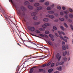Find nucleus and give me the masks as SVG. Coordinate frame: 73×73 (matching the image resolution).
<instances>
[{
	"label": "nucleus",
	"mask_w": 73,
	"mask_h": 73,
	"mask_svg": "<svg viewBox=\"0 0 73 73\" xmlns=\"http://www.w3.org/2000/svg\"><path fill=\"white\" fill-rule=\"evenodd\" d=\"M60 14L62 16H63V15H64V13H63V12H60Z\"/></svg>",
	"instance_id": "38"
},
{
	"label": "nucleus",
	"mask_w": 73,
	"mask_h": 73,
	"mask_svg": "<svg viewBox=\"0 0 73 73\" xmlns=\"http://www.w3.org/2000/svg\"><path fill=\"white\" fill-rule=\"evenodd\" d=\"M49 36H50V37L51 38H53V37H54V36H53V35L51 34H49Z\"/></svg>",
	"instance_id": "29"
},
{
	"label": "nucleus",
	"mask_w": 73,
	"mask_h": 73,
	"mask_svg": "<svg viewBox=\"0 0 73 73\" xmlns=\"http://www.w3.org/2000/svg\"><path fill=\"white\" fill-rule=\"evenodd\" d=\"M48 13L50 14H51V15H52L53 13H54V11H50L48 12Z\"/></svg>",
	"instance_id": "18"
},
{
	"label": "nucleus",
	"mask_w": 73,
	"mask_h": 73,
	"mask_svg": "<svg viewBox=\"0 0 73 73\" xmlns=\"http://www.w3.org/2000/svg\"><path fill=\"white\" fill-rule=\"evenodd\" d=\"M60 27L61 29L62 30V31H64V27L63 26H60Z\"/></svg>",
	"instance_id": "27"
},
{
	"label": "nucleus",
	"mask_w": 73,
	"mask_h": 73,
	"mask_svg": "<svg viewBox=\"0 0 73 73\" xmlns=\"http://www.w3.org/2000/svg\"><path fill=\"white\" fill-rule=\"evenodd\" d=\"M64 25L66 27V28H68V25H67V24H66V23H64Z\"/></svg>",
	"instance_id": "30"
},
{
	"label": "nucleus",
	"mask_w": 73,
	"mask_h": 73,
	"mask_svg": "<svg viewBox=\"0 0 73 73\" xmlns=\"http://www.w3.org/2000/svg\"><path fill=\"white\" fill-rule=\"evenodd\" d=\"M42 9V7L41 6L38 7L37 8V9L38 11H40V10H41Z\"/></svg>",
	"instance_id": "7"
},
{
	"label": "nucleus",
	"mask_w": 73,
	"mask_h": 73,
	"mask_svg": "<svg viewBox=\"0 0 73 73\" xmlns=\"http://www.w3.org/2000/svg\"><path fill=\"white\" fill-rule=\"evenodd\" d=\"M68 20L69 21V22H70V23H71V22H72V20H70V19H68Z\"/></svg>",
	"instance_id": "59"
},
{
	"label": "nucleus",
	"mask_w": 73,
	"mask_h": 73,
	"mask_svg": "<svg viewBox=\"0 0 73 73\" xmlns=\"http://www.w3.org/2000/svg\"><path fill=\"white\" fill-rule=\"evenodd\" d=\"M55 35L56 36H57V37H58L59 36L58 34L57 33H55Z\"/></svg>",
	"instance_id": "57"
},
{
	"label": "nucleus",
	"mask_w": 73,
	"mask_h": 73,
	"mask_svg": "<svg viewBox=\"0 0 73 73\" xmlns=\"http://www.w3.org/2000/svg\"><path fill=\"white\" fill-rule=\"evenodd\" d=\"M59 19H60V20L61 21H64V18H60Z\"/></svg>",
	"instance_id": "35"
},
{
	"label": "nucleus",
	"mask_w": 73,
	"mask_h": 73,
	"mask_svg": "<svg viewBox=\"0 0 73 73\" xmlns=\"http://www.w3.org/2000/svg\"><path fill=\"white\" fill-rule=\"evenodd\" d=\"M54 17L53 15H50V17L49 18H50V19H53L54 18Z\"/></svg>",
	"instance_id": "20"
},
{
	"label": "nucleus",
	"mask_w": 73,
	"mask_h": 73,
	"mask_svg": "<svg viewBox=\"0 0 73 73\" xmlns=\"http://www.w3.org/2000/svg\"><path fill=\"white\" fill-rule=\"evenodd\" d=\"M29 1L30 2H31V3H33L34 0H29Z\"/></svg>",
	"instance_id": "51"
},
{
	"label": "nucleus",
	"mask_w": 73,
	"mask_h": 73,
	"mask_svg": "<svg viewBox=\"0 0 73 73\" xmlns=\"http://www.w3.org/2000/svg\"><path fill=\"white\" fill-rule=\"evenodd\" d=\"M40 3H43V2H44L45 1V0H40Z\"/></svg>",
	"instance_id": "46"
},
{
	"label": "nucleus",
	"mask_w": 73,
	"mask_h": 73,
	"mask_svg": "<svg viewBox=\"0 0 73 73\" xmlns=\"http://www.w3.org/2000/svg\"><path fill=\"white\" fill-rule=\"evenodd\" d=\"M56 59L58 60V61H60L61 58V56H60V54L59 53H57L56 55Z\"/></svg>",
	"instance_id": "2"
},
{
	"label": "nucleus",
	"mask_w": 73,
	"mask_h": 73,
	"mask_svg": "<svg viewBox=\"0 0 73 73\" xmlns=\"http://www.w3.org/2000/svg\"><path fill=\"white\" fill-rule=\"evenodd\" d=\"M33 19L34 20H37L38 18L37 17L35 16L33 17Z\"/></svg>",
	"instance_id": "21"
},
{
	"label": "nucleus",
	"mask_w": 73,
	"mask_h": 73,
	"mask_svg": "<svg viewBox=\"0 0 73 73\" xmlns=\"http://www.w3.org/2000/svg\"><path fill=\"white\" fill-rule=\"evenodd\" d=\"M24 20L25 22H26V20H27V18L26 17H25L24 18Z\"/></svg>",
	"instance_id": "50"
},
{
	"label": "nucleus",
	"mask_w": 73,
	"mask_h": 73,
	"mask_svg": "<svg viewBox=\"0 0 73 73\" xmlns=\"http://www.w3.org/2000/svg\"><path fill=\"white\" fill-rule=\"evenodd\" d=\"M69 10L70 11V12L71 13L73 12V10L71 9H69Z\"/></svg>",
	"instance_id": "43"
},
{
	"label": "nucleus",
	"mask_w": 73,
	"mask_h": 73,
	"mask_svg": "<svg viewBox=\"0 0 73 73\" xmlns=\"http://www.w3.org/2000/svg\"><path fill=\"white\" fill-rule=\"evenodd\" d=\"M35 32H36V33H40V31L38 30H36Z\"/></svg>",
	"instance_id": "44"
},
{
	"label": "nucleus",
	"mask_w": 73,
	"mask_h": 73,
	"mask_svg": "<svg viewBox=\"0 0 73 73\" xmlns=\"http://www.w3.org/2000/svg\"><path fill=\"white\" fill-rule=\"evenodd\" d=\"M52 71H53V69H51L49 70H48V73H51V72H52Z\"/></svg>",
	"instance_id": "19"
},
{
	"label": "nucleus",
	"mask_w": 73,
	"mask_h": 73,
	"mask_svg": "<svg viewBox=\"0 0 73 73\" xmlns=\"http://www.w3.org/2000/svg\"><path fill=\"white\" fill-rule=\"evenodd\" d=\"M45 33L46 34H48V33H49V32L48 31H46L45 32Z\"/></svg>",
	"instance_id": "45"
},
{
	"label": "nucleus",
	"mask_w": 73,
	"mask_h": 73,
	"mask_svg": "<svg viewBox=\"0 0 73 73\" xmlns=\"http://www.w3.org/2000/svg\"><path fill=\"white\" fill-rule=\"evenodd\" d=\"M65 18L66 19H68V16H67V15H65Z\"/></svg>",
	"instance_id": "62"
},
{
	"label": "nucleus",
	"mask_w": 73,
	"mask_h": 73,
	"mask_svg": "<svg viewBox=\"0 0 73 73\" xmlns=\"http://www.w3.org/2000/svg\"><path fill=\"white\" fill-rule=\"evenodd\" d=\"M43 71V69H40L38 70L36 72V73H39V72H41Z\"/></svg>",
	"instance_id": "9"
},
{
	"label": "nucleus",
	"mask_w": 73,
	"mask_h": 73,
	"mask_svg": "<svg viewBox=\"0 0 73 73\" xmlns=\"http://www.w3.org/2000/svg\"><path fill=\"white\" fill-rule=\"evenodd\" d=\"M59 37L61 38V40H64V41L65 42H67V40H66V39L64 38V37H62V36H59Z\"/></svg>",
	"instance_id": "5"
},
{
	"label": "nucleus",
	"mask_w": 73,
	"mask_h": 73,
	"mask_svg": "<svg viewBox=\"0 0 73 73\" xmlns=\"http://www.w3.org/2000/svg\"><path fill=\"white\" fill-rule=\"evenodd\" d=\"M50 24L49 23H45L44 25H42V26L43 28H46L47 27V26H49Z\"/></svg>",
	"instance_id": "4"
},
{
	"label": "nucleus",
	"mask_w": 73,
	"mask_h": 73,
	"mask_svg": "<svg viewBox=\"0 0 73 73\" xmlns=\"http://www.w3.org/2000/svg\"><path fill=\"white\" fill-rule=\"evenodd\" d=\"M54 63H52V64L51 65V67H53V66H54Z\"/></svg>",
	"instance_id": "40"
},
{
	"label": "nucleus",
	"mask_w": 73,
	"mask_h": 73,
	"mask_svg": "<svg viewBox=\"0 0 73 73\" xmlns=\"http://www.w3.org/2000/svg\"><path fill=\"white\" fill-rule=\"evenodd\" d=\"M39 35L40 36H41V37H44V35L42 34H39Z\"/></svg>",
	"instance_id": "36"
},
{
	"label": "nucleus",
	"mask_w": 73,
	"mask_h": 73,
	"mask_svg": "<svg viewBox=\"0 0 73 73\" xmlns=\"http://www.w3.org/2000/svg\"><path fill=\"white\" fill-rule=\"evenodd\" d=\"M66 54H67V52L65 51L63 53V56H66Z\"/></svg>",
	"instance_id": "22"
},
{
	"label": "nucleus",
	"mask_w": 73,
	"mask_h": 73,
	"mask_svg": "<svg viewBox=\"0 0 73 73\" xmlns=\"http://www.w3.org/2000/svg\"><path fill=\"white\" fill-rule=\"evenodd\" d=\"M51 8L48 7L47 8V10H50L51 9Z\"/></svg>",
	"instance_id": "42"
},
{
	"label": "nucleus",
	"mask_w": 73,
	"mask_h": 73,
	"mask_svg": "<svg viewBox=\"0 0 73 73\" xmlns=\"http://www.w3.org/2000/svg\"><path fill=\"white\" fill-rule=\"evenodd\" d=\"M58 33H59V35H62V32H61L60 31H58Z\"/></svg>",
	"instance_id": "48"
},
{
	"label": "nucleus",
	"mask_w": 73,
	"mask_h": 73,
	"mask_svg": "<svg viewBox=\"0 0 73 73\" xmlns=\"http://www.w3.org/2000/svg\"><path fill=\"white\" fill-rule=\"evenodd\" d=\"M69 17L70 18H73V15H69Z\"/></svg>",
	"instance_id": "39"
},
{
	"label": "nucleus",
	"mask_w": 73,
	"mask_h": 73,
	"mask_svg": "<svg viewBox=\"0 0 73 73\" xmlns=\"http://www.w3.org/2000/svg\"><path fill=\"white\" fill-rule=\"evenodd\" d=\"M57 70L61 71V67H59L57 68Z\"/></svg>",
	"instance_id": "15"
},
{
	"label": "nucleus",
	"mask_w": 73,
	"mask_h": 73,
	"mask_svg": "<svg viewBox=\"0 0 73 73\" xmlns=\"http://www.w3.org/2000/svg\"><path fill=\"white\" fill-rule=\"evenodd\" d=\"M64 62L63 61H61L60 63H59L60 65H63L64 64Z\"/></svg>",
	"instance_id": "33"
},
{
	"label": "nucleus",
	"mask_w": 73,
	"mask_h": 73,
	"mask_svg": "<svg viewBox=\"0 0 73 73\" xmlns=\"http://www.w3.org/2000/svg\"><path fill=\"white\" fill-rule=\"evenodd\" d=\"M67 54L68 56H69V55H70V53H69V51H68L67 52Z\"/></svg>",
	"instance_id": "52"
},
{
	"label": "nucleus",
	"mask_w": 73,
	"mask_h": 73,
	"mask_svg": "<svg viewBox=\"0 0 73 73\" xmlns=\"http://www.w3.org/2000/svg\"><path fill=\"white\" fill-rule=\"evenodd\" d=\"M57 7L58 9H61V7L60 6H57Z\"/></svg>",
	"instance_id": "41"
},
{
	"label": "nucleus",
	"mask_w": 73,
	"mask_h": 73,
	"mask_svg": "<svg viewBox=\"0 0 73 73\" xmlns=\"http://www.w3.org/2000/svg\"><path fill=\"white\" fill-rule=\"evenodd\" d=\"M62 49H63V50H65V49H66V48L64 46H62Z\"/></svg>",
	"instance_id": "26"
},
{
	"label": "nucleus",
	"mask_w": 73,
	"mask_h": 73,
	"mask_svg": "<svg viewBox=\"0 0 73 73\" xmlns=\"http://www.w3.org/2000/svg\"><path fill=\"white\" fill-rule=\"evenodd\" d=\"M54 15H55V16H57V17H58V14L57 13H55Z\"/></svg>",
	"instance_id": "55"
},
{
	"label": "nucleus",
	"mask_w": 73,
	"mask_h": 73,
	"mask_svg": "<svg viewBox=\"0 0 73 73\" xmlns=\"http://www.w3.org/2000/svg\"><path fill=\"white\" fill-rule=\"evenodd\" d=\"M31 58H32L31 57H30L29 58H27V59H26L25 61L24 62V63H25V62H29V61H30V59H31Z\"/></svg>",
	"instance_id": "6"
},
{
	"label": "nucleus",
	"mask_w": 73,
	"mask_h": 73,
	"mask_svg": "<svg viewBox=\"0 0 73 73\" xmlns=\"http://www.w3.org/2000/svg\"><path fill=\"white\" fill-rule=\"evenodd\" d=\"M64 38H66L67 39H68V40H69V38L68 37H67L66 36H64Z\"/></svg>",
	"instance_id": "56"
},
{
	"label": "nucleus",
	"mask_w": 73,
	"mask_h": 73,
	"mask_svg": "<svg viewBox=\"0 0 73 73\" xmlns=\"http://www.w3.org/2000/svg\"><path fill=\"white\" fill-rule=\"evenodd\" d=\"M51 64V63L50 62H49L46 65L47 66H48L50 64Z\"/></svg>",
	"instance_id": "49"
},
{
	"label": "nucleus",
	"mask_w": 73,
	"mask_h": 73,
	"mask_svg": "<svg viewBox=\"0 0 73 73\" xmlns=\"http://www.w3.org/2000/svg\"><path fill=\"white\" fill-rule=\"evenodd\" d=\"M45 30V29L43 28H41L40 29V31H44Z\"/></svg>",
	"instance_id": "28"
},
{
	"label": "nucleus",
	"mask_w": 73,
	"mask_h": 73,
	"mask_svg": "<svg viewBox=\"0 0 73 73\" xmlns=\"http://www.w3.org/2000/svg\"><path fill=\"white\" fill-rule=\"evenodd\" d=\"M28 28H29V29L32 32H33V31H35V27H31V26H29L28 27Z\"/></svg>",
	"instance_id": "3"
},
{
	"label": "nucleus",
	"mask_w": 73,
	"mask_h": 73,
	"mask_svg": "<svg viewBox=\"0 0 73 73\" xmlns=\"http://www.w3.org/2000/svg\"><path fill=\"white\" fill-rule=\"evenodd\" d=\"M65 42H64V41H62V45H65Z\"/></svg>",
	"instance_id": "58"
},
{
	"label": "nucleus",
	"mask_w": 73,
	"mask_h": 73,
	"mask_svg": "<svg viewBox=\"0 0 73 73\" xmlns=\"http://www.w3.org/2000/svg\"><path fill=\"white\" fill-rule=\"evenodd\" d=\"M46 65L45 64H44L42 65V67H45V66H46Z\"/></svg>",
	"instance_id": "61"
},
{
	"label": "nucleus",
	"mask_w": 73,
	"mask_h": 73,
	"mask_svg": "<svg viewBox=\"0 0 73 73\" xmlns=\"http://www.w3.org/2000/svg\"><path fill=\"white\" fill-rule=\"evenodd\" d=\"M70 28L71 29L72 31H73V27L72 25H70Z\"/></svg>",
	"instance_id": "37"
},
{
	"label": "nucleus",
	"mask_w": 73,
	"mask_h": 73,
	"mask_svg": "<svg viewBox=\"0 0 73 73\" xmlns=\"http://www.w3.org/2000/svg\"><path fill=\"white\" fill-rule=\"evenodd\" d=\"M28 7L29 9H32L33 8V7L31 5H29L28 6Z\"/></svg>",
	"instance_id": "12"
},
{
	"label": "nucleus",
	"mask_w": 73,
	"mask_h": 73,
	"mask_svg": "<svg viewBox=\"0 0 73 73\" xmlns=\"http://www.w3.org/2000/svg\"><path fill=\"white\" fill-rule=\"evenodd\" d=\"M69 11L68 10L67 11H64V13L65 14V15H68V13H69Z\"/></svg>",
	"instance_id": "13"
},
{
	"label": "nucleus",
	"mask_w": 73,
	"mask_h": 73,
	"mask_svg": "<svg viewBox=\"0 0 73 73\" xmlns=\"http://www.w3.org/2000/svg\"><path fill=\"white\" fill-rule=\"evenodd\" d=\"M53 29H55V30H57V27L55 26H54L53 27Z\"/></svg>",
	"instance_id": "47"
},
{
	"label": "nucleus",
	"mask_w": 73,
	"mask_h": 73,
	"mask_svg": "<svg viewBox=\"0 0 73 73\" xmlns=\"http://www.w3.org/2000/svg\"><path fill=\"white\" fill-rule=\"evenodd\" d=\"M37 14V13H36V12H33L31 14V16H35V15H36Z\"/></svg>",
	"instance_id": "16"
},
{
	"label": "nucleus",
	"mask_w": 73,
	"mask_h": 73,
	"mask_svg": "<svg viewBox=\"0 0 73 73\" xmlns=\"http://www.w3.org/2000/svg\"><path fill=\"white\" fill-rule=\"evenodd\" d=\"M27 41H28V42H31V44H35V43L33 42H32L30 41L29 40H27Z\"/></svg>",
	"instance_id": "34"
},
{
	"label": "nucleus",
	"mask_w": 73,
	"mask_h": 73,
	"mask_svg": "<svg viewBox=\"0 0 73 73\" xmlns=\"http://www.w3.org/2000/svg\"><path fill=\"white\" fill-rule=\"evenodd\" d=\"M48 42L50 45H52V42L50 41H48Z\"/></svg>",
	"instance_id": "32"
},
{
	"label": "nucleus",
	"mask_w": 73,
	"mask_h": 73,
	"mask_svg": "<svg viewBox=\"0 0 73 73\" xmlns=\"http://www.w3.org/2000/svg\"><path fill=\"white\" fill-rule=\"evenodd\" d=\"M59 65H60V62H58L56 64V66H57Z\"/></svg>",
	"instance_id": "31"
},
{
	"label": "nucleus",
	"mask_w": 73,
	"mask_h": 73,
	"mask_svg": "<svg viewBox=\"0 0 73 73\" xmlns=\"http://www.w3.org/2000/svg\"><path fill=\"white\" fill-rule=\"evenodd\" d=\"M40 5V4L38 3H36L34 4V6L35 7H38Z\"/></svg>",
	"instance_id": "10"
},
{
	"label": "nucleus",
	"mask_w": 73,
	"mask_h": 73,
	"mask_svg": "<svg viewBox=\"0 0 73 73\" xmlns=\"http://www.w3.org/2000/svg\"><path fill=\"white\" fill-rule=\"evenodd\" d=\"M46 17H50V15L48 14L47 15H46Z\"/></svg>",
	"instance_id": "53"
},
{
	"label": "nucleus",
	"mask_w": 73,
	"mask_h": 73,
	"mask_svg": "<svg viewBox=\"0 0 73 73\" xmlns=\"http://www.w3.org/2000/svg\"><path fill=\"white\" fill-rule=\"evenodd\" d=\"M54 7V4H53V5H51V7L52 8H53V7Z\"/></svg>",
	"instance_id": "60"
},
{
	"label": "nucleus",
	"mask_w": 73,
	"mask_h": 73,
	"mask_svg": "<svg viewBox=\"0 0 73 73\" xmlns=\"http://www.w3.org/2000/svg\"><path fill=\"white\" fill-rule=\"evenodd\" d=\"M63 60L64 61H67V58H66V57H64Z\"/></svg>",
	"instance_id": "23"
},
{
	"label": "nucleus",
	"mask_w": 73,
	"mask_h": 73,
	"mask_svg": "<svg viewBox=\"0 0 73 73\" xmlns=\"http://www.w3.org/2000/svg\"><path fill=\"white\" fill-rule=\"evenodd\" d=\"M40 21L38 22H35L34 23V25H38V24H40Z\"/></svg>",
	"instance_id": "8"
},
{
	"label": "nucleus",
	"mask_w": 73,
	"mask_h": 73,
	"mask_svg": "<svg viewBox=\"0 0 73 73\" xmlns=\"http://www.w3.org/2000/svg\"><path fill=\"white\" fill-rule=\"evenodd\" d=\"M62 9L63 10H65V7H62Z\"/></svg>",
	"instance_id": "54"
},
{
	"label": "nucleus",
	"mask_w": 73,
	"mask_h": 73,
	"mask_svg": "<svg viewBox=\"0 0 73 73\" xmlns=\"http://www.w3.org/2000/svg\"><path fill=\"white\" fill-rule=\"evenodd\" d=\"M25 4L26 5H29V2H28V1H26L25 2Z\"/></svg>",
	"instance_id": "14"
},
{
	"label": "nucleus",
	"mask_w": 73,
	"mask_h": 73,
	"mask_svg": "<svg viewBox=\"0 0 73 73\" xmlns=\"http://www.w3.org/2000/svg\"><path fill=\"white\" fill-rule=\"evenodd\" d=\"M54 21L55 22H57L58 21V19H56L55 20H54Z\"/></svg>",
	"instance_id": "63"
},
{
	"label": "nucleus",
	"mask_w": 73,
	"mask_h": 73,
	"mask_svg": "<svg viewBox=\"0 0 73 73\" xmlns=\"http://www.w3.org/2000/svg\"><path fill=\"white\" fill-rule=\"evenodd\" d=\"M54 73H58V71H56L54 72Z\"/></svg>",
	"instance_id": "64"
},
{
	"label": "nucleus",
	"mask_w": 73,
	"mask_h": 73,
	"mask_svg": "<svg viewBox=\"0 0 73 73\" xmlns=\"http://www.w3.org/2000/svg\"><path fill=\"white\" fill-rule=\"evenodd\" d=\"M31 35L32 36H35V37H39V38H42L41 37H40L38 36H37V35H33L32 34V33H31Z\"/></svg>",
	"instance_id": "11"
},
{
	"label": "nucleus",
	"mask_w": 73,
	"mask_h": 73,
	"mask_svg": "<svg viewBox=\"0 0 73 73\" xmlns=\"http://www.w3.org/2000/svg\"><path fill=\"white\" fill-rule=\"evenodd\" d=\"M43 20L44 21H48V18H45Z\"/></svg>",
	"instance_id": "24"
},
{
	"label": "nucleus",
	"mask_w": 73,
	"mask_h": 73,
	"mask_svg": "<svg viewBox=\"0 0 73 73\" xmlns=\"http://www.w3.org/2000/svg\"><path fill=\"white\" fill-rule=\"evenodd\" d=\"M21 10L23 11H19V14L20 15H22V16H23V17H24V16H25V13L24 12L25 11L26 9H25V7L23 6L21 7Z\"/></svg>",
	"instance_id": "1"
},
{
	"label": "nucleus",
	"mask_w": 73,
	"mask_h": 73,
	"mask_svg": "<svg viewBox=\"0 0 73 73\" xmlns=\"http://www.w3.org/2000/svg\"><path fill=\"white\" fill-rule=\"evenodd\" d=\"M34 69H33V68L30 69V73H32L33 72Z\"/></svg>",
	"instance_id": "17"
},
{
	"label": "nucleus",
	"mask_w": 73,
	"mask_h": 73,
	"mask_svg": "<svg viewBox=\"0 0 73 73\" xmlns=\"http://www.w3.org/2000/svg\"><path fill=\"white\" fill-rule=\"evenodd\" d=\"M45 4L46 5L48 6V5H49V2H46L45 3Z\"/></svg>",
	"instance_id": "25"
}]
</instances>
